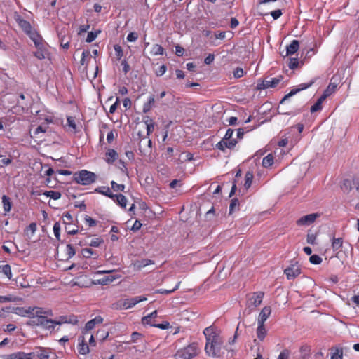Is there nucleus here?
<instances>
[{"instance_id": "0e129e2a", "label": "nucleus", "mask_w": 359, "mask_h": 359, "mask_svg": "<svg viewBox=\"0 0 359 359\" xmlns=\"http://www.w3.org/2000/svg\"><path fill=\"white\" fill-rule=\"evenodd\" d=\"M46 127H43L42 126H39L34 131V136L35 137H37V135L42 133H46Z\"/></svg>"}, {"instance_id": "393cba45", "label": "nucleus", "mask_w": 359, "mask_h": 359, "mask_svg": "<svg viewBox=\"0 0 359 359\" xmlns=\"http://www.w3.org/2000/svg\"><path fill=\"white\" fill-rule=\"evenodd\" d=\"M157 317V311L155 310L151 312L150 314L144 316L142 318V323L143 325H149L154 324L153 320Z\"/></svg>"}, {"instance_id": "bf43d9fd", "label": "nucleus", "mask_w": 359, "mask_h": 359, "mask_svg": "<svg viewBox=\"0 0 359 359\" xmlns=\"http://www.w3.org/2000/svg\"><path fill=\"white\" fill-rule=\"evenodd\" d=\"M166 70H167V67L165 65H162L156 71V74L157 76H161L166 72Z\"/></svg>"}, {"instance_id": "052dcab7", "label": "nucleus", "mask_w": 359, "mask_h": 359, "mask_svg": "<svg viewBox=\"0 0 359 359\" xmlns=\"http://www.w3.org/2000/svg\"><path fill=\"white\" fill-rule=\"evenodd\" d=\"M316 240V235L314 233H308L306 237V241L309 244L314 245Z\"/></svg>"}, {"instance_id": "864d4df0", "label": "nucleus", "mask_w": 359, "mask_h": 359, "mask_svg": "<svg viewBox=\"0 0 359 359\" xmlns=\"http://www.w3.org/2000/svg\"><path fill=\"white\" fill-rule=\"evenodd\" d=\"M100 32V31L98 32H90L88 33V35H87V37H86V42L88 43H90L92 41H93L97 36V34Z\"/></svg>"}, {"instance_id": "c756f323", "label": "nucleus", "mask_w": 359, "mask_h": 359, "mask_svg": "<svg viewBox=\"0 0 359 359\" xmlns=\"http://www.w3.org/2000/svg\"><path fill=\"white\" fill-rule=\"evenodd\" d=\"M343 350L341 348H331V359H342Z\"/></svg>"}, {"instance_id": "f8f14e48", "label": "nucleus", "mask_w": 359, "mask_h": 359, "mask_svg": "<svg viewBox=\"0 0 359 359\" xmlns=\"http://www.w3.org/2000/svg\"><path fill=\"white\" fill-rule=\"evenodd\" d=\"M237 143V141L235 139H229V140H224L222 139L221 141H219L217 144H216L215 147L221 150L222 151H224L225 149H232L236 146Z\"/></svg>"}, {"instance_id": "cd10ccee", "label": "nucleus", "mask_w": 359, "mask_h": 359, "mask_svg": "<svg viewBox=\"0 0 359 359\" xmlns=\"http://www.w3.org/2000/svg\"><path fill=\"white\" fill-rule=\"evenodd\" d=\"M114 199H113V200L116 201L117 204L118 205H120L121 208H125L126 207V204H127V198H126V196L121 194H114Z\"/></svg>"}, {"instance_id": "2f4dec72", "label": "nucleus", "mask_w": 359, "mask_h": 359, "mask_svg": "<svg viewBox=\"0 0 359 359\" xmlns=\"http://www.w3.org/2000/svg\"><path fill=\"white\" fill-rule=\"evenodd\" d=\"M253 179V173L251 171H248L245 175L244 187L246 189H249L252 184Z\"/></svg>"}, {"instance_id": "bb28decb", "label": "nucleus", "mask_w": 359, "mask_h": 359, "mask_svg": "<svg viewBox=\"0 0 359 359\" xmlns=\"http://www.w3.org/2000/svg\"><path fill=\"white\" fill-rule=\"evenodd\" d=\"M2 203L5 213L10 212L12 208V203L11 198L7 196L4 195L2 196Z\"/></svg>"}, {"instance_id": "473e14b6", "label": "nucleus", "mask_w": 359, "mask_h": 359, "mask_svg": "<svg viewBox=\"0 0 359 359\" xmlns=\"http://www.w3.org/2000/svg\"><path fill=\"white\" fill-rule=\"evenodd\" d=\"M43 195H45L47 197H50L54 200H58L61 198V193L60 191H45L43 193Z\"/></svg>"}, {"instance_id": "6e6552de", "label": "nucleus", "mask_w": 359, "mask_h": 359, "mask_svg": "<svg viewBox=\"0 0 359 359\" xmlns=\"http://www.w3.org/2000/svg\"><path fill=\"white\" fill-rule=\"evenodd\" d=\"M151 144L152 142L150 139H147V137L142 138L139 143V151L142 155L146 156L151 153Z\"/></svg>"}, {"instance_id": "5701e85b", "label": "nucleus", "mask_w": 359, "mask_h": 359, "mask_svg": "<svg viewBox=\"0 0 359 359\" xmlns=\"http://www.w3.org/2000/svg\"><path fill=\"white\" fill-rule=\"evenodd\" d=\"M95 191L102 195H104L111 199H114V194L108 187H99L95 189Z\"/></svg>"}, {"instance_id": "2eb2a0df", "label": "nucleus", "mask_w": 359, "mask_h": 359, "mask_svg": "<svg viewBox=\"0 0 359 359\" xmlns=\"http://www.w3.org/2000/svg\"><path fill=\"white\" fill-rule=\"evenodd\" d=\"M77 349L79 353L81 355H86L90 352V347L86 342L83 336H80L79 337V344L77 346Z\"/></svg>"}, {"instance_id": "1a4fd4ad", "label": "nucleus", "mask_w": 359, "mask_h": 359, "mask_svg": "<svg viewBox=\"0 0 359 359\" xmlns=\"http://www.w3.org/2000/svg\"><path fill=\"white\" fill-rule=\"evenodd\" d=\"M147 300V298L142 296L133 297L129 299H123L121 303V308L123 309H128L133 307L138 303Z\"/></svg>"}, {"instance_id": "680f3d73", "label": "nucleus", "mask_w": 359, "mask_h": 359, "mask_svg": "<svg viewBox=\"0 0 359 359\" xmlns=\"http://www.w3.org/2000/svg\"><path fill=\"white\" fill-rule=\"evenodd\" d=\"M233 76L235 78H241L243 76L244 74V72H243V69L242 68H240V67H237L234 70H233Z\"/></svg>"}, {"instance_id": "7c9ffc66", "label": "nucleus", "mask_w": 359, "mask_h": 359, "mask_svg": "<svg viewBox=\"0 0 359 359\" xmlns=\"http://www.w3.org/2000/svg\"><path fill=\"white\" fill-rule=\"evenodd\" d=\"M343 239L341 238H333L332 241V248L334 251L340 250L342 248Z\"/></svg>"}, {"instance_id": "a19ab883", "label": "nucleus", "mask_w": 359, "mask_h": 359, "mask_svg": "<svg viewBox=\"0 0 359 359\" xmlns=\"http://www.w3.org/2000/svg\"><path fill=\"white\" fill-rule=\"evenodd\" d=\"M336 89H337V85L333 83H330L328 85V86L327 87V88L324 90L323 93H325L327 96L329 97L333 93L335 92Z\"/></svg>"}, {"instance_id": "b1692460", "label": "nucleus", "mask_w": 359, "mask_h": 359, "mask_svg": "<svg viewBox=\"0 0 359 359\" xmlns=\"http://www.w3.org/2000/svg\"><path fill=\"white\" fill-rule=\"evenodd\" d=\"M118 158V153L112 149H109L106 152V161L108 163H114Z\"/></svg>"}, {"instance_id": "f704fd0d", "label": "nucleus", "mask_w": 359, "mask_h": 359, "mask_svg": "<svg viewBox=\"0 0 359 359\" xmlns=\"http://www.w3.org/2000/svg\"><path fill=\"white\" fill-rule=\"evenodd\" d=\"M151 53L154 55H163L164 54V48L159 44L153 46Z\"/></svg>"}, {"instance_id": "423d86ee", "label": "nucleus", "mask_w": 359, "mask_h": 359, "mask_svg": "<svg viewBox=\"0 0 359 359\" xmlns=\"http://www.w3.org/2000/svg\"><path fill=\"white\" fill-rule=\"evenodd\" d=\"M313 83H314V81H311L310 82H309L307 83H301V84L297 86L295 88H292L289 93L286 94L282 98V100L280 102V104H284V102L286 100H287L290 97H291L292 96L296 95L299 92H300V91H302L303 90H306L308 88L311 87L313 84Z\"/></svg>"}, {"instance_id": "0eeeda50", "label": "nucleus", "mask_w": 359, "mask_h": 359, "mask_svg": "<svg viewBox=\"0 0 359 359\" xmlns=\"http://www.w3.org/2000/svg\"><path fill=\"white\" fill-rule=\"evenodd\" d=\"M14 19L20 28L24 31V32L28 36L32 34L34 30L32 29L31 24L21 17V15L15 12L14 13Z\"/></svg>"}, {"instance_id": "e433bc0d", "label": "nucleus", "mask_w": 359, "mask_h": 359, "mask_svg": "<svg viewBox=\"0 0 359 359\" xmlns=\"http://www.w3.org/2000/svg\"><path fill=\"white\" fill-rule=\"evenodd\" d=\"M273 163V156L269 154L265 156L262 160V165L264 168H268Z\"/></svg>"}, {"instance_id": "dca6fc26", "label": "nucleus", "mask_w": 359, "mask_h": 359, "mask_svg": "<svg viewBox=\"0 0 359 359\" xmlns=\"http://www.w3.org/2000/svg\"><path fill=\"white\" fill-rule=\"evenodd\" d=\"M29 37L32 40L37 49L43 48L44 44L43 39L36 31L30 34Z\"/></svg>"}, {"instance_id": "4be33fe9", "label": "nucleus", "mask_w": 359, "mask_h": 359, "mask_svg": "<svg viewBox=\"0 0 359 359\" xmlns=\"http://www.w3.org/2000/svg\"><path fill=\"white\" fill-rule=\"evenodd\" d=\"M150 264H154V262L149 259H142L140 260H137L133 264L134 268L138 270Z\"/></svg>"}, {"instance_id": "49530a36", "label": "nucleus", "mask_w": 359, "mask_h": 359, "mask_svg": "<svg viewBox=\"0 0 359 359\" xmlns=\"http://www.w3.org/2000/svg\"><path fill=\"white\" fill-rule=\"evenodd\" d=\"M34 55L39 60H43L46 58L45 46H43V48L37 49V51L34 52Z\"/></svg>"}, {"instance_id": "4468645a", "label": "nucleus", "mask_w": 359, "mask_h": 359, "mask_svg": "<svg viewBox=\"0 0 359 359\" xmlns=\"http://www.w3.org/2000/svg\"><path fill=\"white\" fill-rule=\"evenodd\" d=\"M301 273V269L297 264H292L284 270V273L287 279H294Z\"/></svg>"}, {"instance_id": "a878e982", "label": "nucleus", "mask_w": 359, "mask_h": 359, "mask_svg": "<svg viewBox=\"0 0 359 359\" xmlns=\"http://www.w3.org/2000/svg\"><path fill=\"white\" fill-rule=\"evenodd\" d=\"M154 102H155L154 96L151 95L149 97L148 101L144 104L142 111L145 114L148 113L152 109V107L154 106Z\"/></svg>"}, {"instance_id": "f257e3e1", "label": "nucleus", "mask_w": 359, "mask_h": 359, "mask_svg": "<svg viewBox=\"0 0 359 359\" xmlns=\"http://www.w3.org/2000/svg\"><path fill=\"white\" fill-rule=\"evenodd\" d=\"M16 313L22 316L28 315L31 320L29 323L31 325L39 326L48 331H53L56 326V320L48 318L53 316V312L50 309H44L41 307L29 308L23 309L18 307Z\"/></svg>"}, {"instance_id": "338daca9", "label": "nucleus", "mask_w": 359, "mask_h": 359, "mask_svg": "<svg viewBox=\"0 0 359 359\" xmlns=\"http://www.w3.org/2000/svg\"><path fill=\"white\" fill-rule=\"evenodd\" d=\"M322 109V104L316 102L313 106L311 107V112L314 113Z\"/></svg>"}, {"instance_id": "3c124183", "label": "nucleus", "mask_w": 359, "mask_h": 359, "mask_svg": "<svg viewBox=\"0 0 359 359\" xmlns=\"http://www.w3.org/2000/svg\"><path fill=\"white\" fill-rule=\"evenodd\" d=\"M152 327L160 328L161 330H167L170 327V323L168 321H165L162 323H158V324H151Z\"/></svg>"}, {"instance_id": "39448f33", "label": "nucleus", "mask_w": 359, "mask_h": 359, "mask_svg": "<svg viewBox=\"0 0 359 359\" xmlns=\"http://www.w3.org/2000/svg\"><path fill=\"white\" fill-rule=\"evenodd\" d=\"M197 345L194 343L181 348L175 355V359H191L197 355Z\"/></svg>"}, {"instance_id": "f3484780", "label": "nucleus", "mask_w": 359, "mask_h": 359, "mask_svg": "<svg viewBox=\"0 0 359 359\" xmlns=\"http://www.w3.org/2000/svg\"><path fill=\"white\" fill-rule=\"evenodd\" d=\"M299 48V42L297 40H293L292 42L286 46V53L284 57L291 55L297 52Z\"/></svg>"}, {"instance_id": "5fc2aeb1", "label": "nucleus", "mask_w": 359, "mask_h": 359, "mask_svg": "<svg viewBox=\"0 0 359 359\" xmlns=\"http://www.w3.org/2000/svg\"><path fill=\"white\" fill-rule=\"evenodd\" d=\"M53 232H54V235L55 236V238L57 239V240H60V225L59 224V222H55L54 224V226H53Z\"/></svg>"}, {"instance_id": "774afa93", "label": "nucleus", "mask_w": 359, "mask_h": 359, "mask_svg": "<svg viewBox=\"0 0 359 359\" xmlns=\"http://www.w3.org/2000/svg\"><path fill=\"white\" fill-rule=\"evenodd\" d=\"M282 14L283 13L280 9H277L271 12V15L273 17L274 20H277L278 18H279L282 15Z\"/></svg>"}, {"instance_id": "6ab92c4d", "label": "nucleus", "mask_w": 359, "mask_h": 359, "mask_svg": "<svg viewBox=\"0 0 359 359\" xmlns=\"http://www.w3.org/2000/svg\"><path fill=\"white\" fill-rule=\"evenodd\" d=\"M56 320V325H60L63 323H72L76 324L78 323V320L76 316H72L69 317L67 316H60L58 320Z\"/></svg>"}, {"instance_id": "ddd939ff", "label": "nucleus", "mask_w": 359, "mask_h": 359, "mask_svg": "<svg viewBox=\"0 0 359 359\" xmlns=\"http://www.w3.org/2000/svg\"><path fill=\"white\" fill-rule=\"evenodd\" d=\"M103 323V318L100 316H95L93 319L88 321L83 330L82 331L83 334H86L88 332L94 329L96 325L102 324Z\"/></svg>"}, {"instance_id": "f03ea898", "label": "nucleus", "mask_w": 359, "mask_h": 359, "mask_svg": "<svg viewBox=\"0 0 359 359\" xmlns=\"http://www.w3.org/2000/svg\"><path fill=\"white\" fill-rule=\"evenodd\" d=\"M203 334L206 339L205 351L208 355L212 357L222 356L224 348L222 337L215 331L212 327H206L203 330Z\"/></svg>"}, {"instance_id": "8fccbe9b", "label": "nucleus", "mask_w": 359, "mask_h": 359, "mask_svg": "<svg viewBox=\"0 0 359 359\" xmlns=\"http://www.w3.org/2000/svg\"><path fill=\"white\" fill-rule=\"evenodd\" d=\"M239 205V201L237 198H233L231 200L230 205H229V213H232L236 208Z\"/></svg>"}, {"instance_id": "c9c22d12", "label": "nucleus", "mask_w": 359, "mask_h": 359, "mask_svg": "<svg viewBox=\"0 0 359 359\" xmlns=\"http://www.w3.org/2000/svg\"><path fill=\"white\" fill-rule=\"evenodd\" d=\"M109 336V332L104 329L99 330L96 333V338L101 341H104Z\"/></svg>"}, {"instance_id": "37998d69", "label": "nucleus", "mask_w": 359, "mask_h": 359, "mask_svg": "<svg viewBox=\"0 0 359 359\" xmlns=\"http://www.w3.org/2000/svg\"><path fill=\"white\" fill-rule=\"evenodd\" d=\"M111 189L114 191H124V189H125V187H126L124 184H117L114 181H111Z\"/></svg>"}, {"instance_id": "7ed1b4c3", "label": "nucleus", "mask_w": 359, "mask_h": 359, "mask_svg": "<svg viewBox=\"0 0 359 359\" xmlns=\"http://www.w3.org/2000/svg\"><path fill=\"white\" fill-rule=\"evenodd\" d=\"M264 293L262 291L249 293L246 296V309L245 313L250 314L262 302Z\"/></svg>"}, {"instance_id": "a211bd4d", "label": "nucleus", "mask_w": 359, "mask_h": 359, "mask_svg": "<svg viewBox=\"0 0 359 359\" xmlns=\"http://www.w3.org/2000/svg\"><path fill=\"white\" fill-rule=\"evenodd\" d=\"M271 313V309L270 306H264L261 312L259 313L257 323L264 324V322L267 320Z\"/></svg>"}, {"instance_id": "a18cd8bd", "label": "nucleus", "mask_w": 359, "mask_h": 359, "mask_svg": "<svg viewBox=\"0 0 359 359\" xmlns=\"http://www.w3.org/2000/svg\"><path fill=\"white\" fill-rule=\"evenodd\" d=\"M299 62L297 58H289L288 67L290 69H294L299 66Z\"/></svg>"}, {"instance_id": "aec40b11", "label": "nucleus", "mask_w": 359, "mask_h": 359, "mask_svg": "<svg viewBox=\"0 0 359 359\" xmlns=\"http://www.w3.org/2000/svg\"><path fill=\"white\" fill-rule=\"evenodd\" d=\"M30 356H32V353H25L24 352H16L9 355H5V359H30Z\"/></svg>"}, {"instance_id": "412c9836", "label": "nucleus", "mask_w": 359, "mask_h": 359, "mask_svg": "<svg viewBox=\"0 0 359 359\" xmlns=\"http://www.w3.org/2000/svg\"><path fill=\"white\" fill-rule=\"evenodd\" d=\"M32 357H37L39 359H49L50 358V353L49 351L44 348H41L38 351L35 352H32Z\"/></svg>"}, {"instance_id": "de8ad7c7", "label": "nucleus", "mask_w": 359, "mask_h": 359, "mask_svg": "<svg viewBox=\"0 0 359 359\" xmlns=\"http://www.w3.org/2000/svg\"><path fill=\"white\" fill-rule=\"evenodd\" d=\"M103 243H104V241L102 238H93L90 241V242L89 243V245L91 247L96 248V247H99Z\"/></svg>"}, {"instance_id": "9d476101", "label": "nucleus", "mask_w": 359, "mask_h": 359, "mask_svg": "<svg viewBox=\"0 0 359 359\" xmlns=\"http://www.w3.org/2000/svg\"><path fill=\"white\" fill-rule=\"evenodd\" d=\"M282 77L271 78L270 79L264 80L261 83L257 84V89H265L269 88H275L280 82Z\"/></svg>"}, {"instance_id": "20e7f679", "label": "nucleus", "mask_w": 359, "mask_h": 359, "mask_svg": "<svg viewBox=\"0 0 359 359\" xmlns=\"http://www.w3.org/2000/svg\"><path fill=\"white\" fill-rule=\"evenodd\" d=\"M74 180L81 185H90L96 181L97 176L94 172L82 170L76 172L73 175Z\"/></svg>"}, {"instance_id": "4c0bfd02", "label": "nucleus", "mask_w": 359, "mask_h": 359, "mask_svg": "<svg viewBox=\"0 0 359 359\" xmlns=\"http://www.w3.org/2000/svg\"><path fill=\"white\" fill-rule=\"evenodd\" d=\"M1 272L8 278L11 279L12 277L11 269L10 265L5 264L0 266Z\"/></svg>"}, {"instance_id": "69168bd1", "label": "nucleus", "mask_w": 359, "mask_h": 359, "mask_svg": "<svg viewBox=\"0 0 359 359\" xmlns=\"http://www.w3.org/2000/svg\"><path fill=\"white\" fill-rule=\"evenodd\" d=\"M290 356V351L287 349H285L280 352L278 359H288Z\"/></svg>"}, {"instance_id": "e2e57ef3", "label": "nucleus", "mask_w": 359, "mask_h": 359, "mask_svg": "<svg viewBox=\"0 0 359 359\" xmlns=\"http://www.w3.org/2000/svg\"><path fill=\"white\" fill-rule=\"evenodd\" d=\"M67 125L69 127L72 128L74 131L76 130V125L74 120V118L71 116L67 117Z\"/></svg>"}, {"instance_id": "c03bdc74", "label": "nucleus", "mask_w": 359, "mask_h": 359, "mask_svg": "<svg viewBox=\"0 0 359 359\" xmlns=\"http://www.w3.org/2000/svg\"><path fill=\"white\" fill-rule=\"evenodd\" d=\"M12 160L11 157H6L4 155H0V166L4 167L9 165Z\"/></svg>"}, {"instance_id": "13d9d810", "label": "nucleus", "mask_w": 359, "mask_h": 359, "mask_svg": "<svg viewBox=\"0 0 359 359\" xmlns=\"http://www.w3.org/2000/svg\"><path fill=\"white\" fill-rule=\"evenodd\" d=\"M66 250L69 258L72 257L76 253L74 248L71 244L67 245Z\"/></svg>"}, {"instance_id": "9b49d317", "label": "nucleus", "mask_w": 359, "mask_h": 359, "mask_svg": "<svg viewBox=\"0 0 359 359\" xmlns=\"http://www.w3.org/2000/svg\"><path fill=\"white\" fill-rule=\"evenodd\" d=\"M318 217L319 215L317 213H311L306 215L305 216L300 217L297 221V224L298 226H309L310 224L313 223Z\"/></svg>"}, {"instance_id": "603ef678", "label": "nucleus", "mask_w": 359, "mask_h": 359, "mask_svg": "<svg viewBox=\"0 0 359 359\" xmlns=\"http://www.w3.org/2000/svg\"><path fill=\"white\" fill-rule=\"evenodd\" d=\"M81 253L86 258H89L92 255H95V252L91 248H84L82 250Z\"/></svg>"}, {"instance_id": "72a5a7b5", "label": "nucleus", "mask_w": 359, "mask_h": 359, "mask_svg": "<svg viewBox=\"0 0 359 359\" xmlns=\"http://www.w3.org/2000/svg\"><path fill=\"white\" fill-rule=\"evenodd\" d=\"M301 357L304 359L308 358L310 355L311 348L309 346L303 345L299 348Z\"/></svg>"}, {"instance_id": "4d7b16f0", "label": "nucleus", "mask_w": 359, "mask_h": 359, "mask_svg": "<svg viewBox=\"0 0 359 359\" xmlns=\"http://www.w3.org/2000/svg\"><path fill=\"white\" fill-rule=\"evenodd\" d=\"M85 222L90 226H95L97 224V222L91 218L90 217L86 215L84 217Z\"/></svg>"}, {"instance_id": "6e6d98bb", "label": "nucleus", "mask_w": 359, "mask_h": 359, "mask_svg": "<svg viewBox=\"0 0 359 359\" xmlns=\"http://www.w3.org/2000/svg\"><path fill=\"white\" fill-rule=\"evenodd\" d=\"M114 49L115 50L116 55L117 58L118 60H120L123 55V53L121 47L119 45L116 44V45H114Z\"/></svg>"}, {"instance_id": "79ce46f5", "label": "nucleus", "mask_w": 359, "mask_h": 359, "mask_svg": "<svg viewBox=\"0 0 359 359\" xmlns=\"http://www.w3.org/2000/svg\"><path fill=\"white\" fill-rule=\"evenodd\" d=\"M144 336L142 334L137 332H134L131 334V343H137L143 339Z\"/></svg>"}, {"instance_id": "c85d7f7f", "label": "nucleus", "mask_w": 359, "mask_h": 359, "mask_svg": "<svg viewBox=\"0 0 359 359\" xmlns=\"http://www.w3.org/2000/svg\"><path fill=\"white\" fill-rule=\"evenodd\" d=\"M257 335L259 340L262 341L266 335V330L264 327V324L262 323H258V327L257 329Z\"/></svg>"}, {"instance_id": "58836bf2", "label": "nucleus", "mask_w": 359, "mask_h": 359, "mask_svg": "<svg viewBox=\"0 0 359 359\" xmlns=\"http://www.w3.org/2000/svg\"><path fill=\"white\" fill-rule=\"evenodd\" d=\"M147 125V136H149L151 133H152L154 128V123H152V120L149 118V117H147V120L144 121Z\"/></svg>"}, {"instance_id": "ea45409f", "label": "nucleus", "mask_w": 359, "mask_h": 359, "mask_svg": "<svg viewBox=\"0 0 359 359\" xmlns=\"http://www.w3.org/2000/svg\"><path fill=\"white\" fill-rule=\"evenodd\" d=\"M181 284V282L179 281L177 285H175V287L171 290H164V289H158L156 290V293H159V294H171L173 292H175V290H177L180 285Z\"/></svg>"}, {"instance_id": "09e8293b", "label": "nucleus", "mask_w": 359, "mask_h": 359, "mask_svg": "<svg viewBox=\"0 0 359 359\" xmlns=\"http://www.w3.org/2000/svg\"><path fill=\"white\" fill-rule=\"evenodd\" d=\"M309 261L313 264H320L323 259L319 255H313L310 257Z\"/></svg>"}]
</instances>
